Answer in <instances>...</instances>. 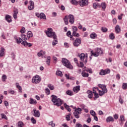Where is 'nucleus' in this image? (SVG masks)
I'll use <instances>...</instances> for the list:
<instances>
[{"mask_svg":"<svg viewBox=\"0 0 127 127\" xmlns=\"http://www.w3.org/2000/svg\"><path fill=\"white\" fill-rule=\"evenodd\" d=\"M52 102H53L55 106H57V107H60L61 105L63 104V100H61L60 98H58L56 95H52Z\"/></svg>","mask_w":127,"mask_h":127,"instance_id":"nucleus-1","label":"nucleus"},{"mask_svg":"<svg viewBox=\"0 0 127 127\" xmlns=\"http://www.w3.org/2000/svg\"><path fill=\"white\" fill-rule=\"evenodd\" d=\"M35 15H36V16L38 17V18H40L41 13L36 12Z\"/></svg>","mask_w":127,"mask_h":127,"instance_id":"nucleus-58","label":"nucleus"},{"mask_svg":"<svg viewBox=\"0 0 127 127\" xmlns=\"http://www.w3.org/2000/svg\"><path fill=\"white\" fill-rule=\"evenodd\" d=\"M5 49L3 48H1V49L0 50V57H3L4 56V51Z\"/></svg>","mask_w":127,"mask_h":127,"instance_id":"nucleus-20","label":"nucleus"},{"mask_svg":"<svg viewBox=\"0 0 127 127\" xmlns=\"http://www.w3.org/2000/svg\"><path fill=\"white\" fill-rule=\"evenodd\" d=\"M106 122L107 123H110V122H112V117L109 116L106 119Z\"/></svg>","mask_w":127,"mask_h":127,"instance_id":"nucleus-49","label":"nucleus"},{"mask_svg":"<svg viewBox=\"0 0 127 127\" xmlns=\"http://www.w3.org/2000/svg\"><path fill=\"white\" fill-rule=\"evenodd\" d=\"M8 93L9 94H10L11 95H14V93H15V91L12 89H10L8 91Z\"/></svg>","mask_w":127,"mask_h":127,"instance_id":"nucleus-45","label":"nucleus"},{"mask_svg":"<svg viewBox=\"0 0 127 127\" xmlns=\"http://www.w3.org/2000/svg\"><path fill=\"white\" fill-rule=\"evenodd\" d=\"M72 32H77L78 31V28L75 26H73L72 27Z\"/></svg>","mask_w":127,"mask_h":127,"instance_id":"nucleus-38","label":"nucleus"},{"mask_svg":"<svg viewBox=\"0 0 127 127\" xmlns=\"http://www.w3.org/2000/svg\"><path fill=\"white\" fill-rule=\"evenodd\" d=\"M115 31L116 33H120V32H121V27H120L119 25H117L115 27Z\"/></svg>","mask_w":127,"mask_h":127,"instance_id":"nucleus-28","label":"nucleus"},{"mask_svg":"<svg viewBox=\"0 0 127 127\" xmlns=\"http://www.w3.org/2000/svg\"><path fill=\"white\" fill-rule=\"evenodd\" d=\"M76 127H83V126L81 124L79 123H77L76 125Z\"/></svg>","mask_w":127,"mask_h":127,"instance_id":"nucleus-64","label":"nucleus"},{"mask_svg":"<svg viewBox=\"0 0 127 127\" xmlns=\"http://www.w3.org/2000/svg\"><path fill=\"white\" fill-rule=\"evenodd\" d=\"M68 18H69V22H70L71 24H73L74 22L75 21V18L74 17V16L72 14H69L68 15Z\"/></svg>","mask_w":127,"mask_h":127,"instance_id":"nucleus-14","label":"nucleus"},{"mask_svg":"<svg viewBox=\"0 0 127 127\" xmlns=\"http://www.w3.org/2000/svg\"><path fill=\"white\" fill-rule=\"evenodd\" d=\"M49 126H51L52 127H55V123H53V121H51L48 123Z\"/></svg>","mask_w":127,"mask_h":127,"instance_id":"nucleus-43","label":"nucleus"},{"mask_svg":"<svg viewBox=\"0 0 127 127\" xmlns=\"http://www.w3.org/2000/svg\"><path fill=\"white\" fill-rule=\"evenodd\" d=\"M29 10H32V9H34V2L32 0L30 1V5L28 7Z\"/></svg>","mask_w":127,"mask_h":127,"instance_id":"nucleus-17","label":"nucleus"},{"mask_svg":"<svg viewBox=\"0 0 127 127\" xmlns=\"http://www.w3.org/2000/svg\"><path fill=\"white\" fill-rule=\"evenodd\" d=\"M71 31H68L66 33V35L68 37H70V40H74V38H73V35H71Z\"/></svg>","mask_w":127,"mask_h":127,"instance_id":"nucleus-24","label":"nucleus"},{"mask_svg":"<svg viewBox=\"0 0 127 127\" xmlns=\"http://www.w3.org/2000/svg\"><path fill=\"white\" fill-rule=\"evenodd\" d=\"M127 83H124L123 84L122 88L123 89H124V90H126V89H127Z\"/></svg>","mask_w":127,"mask_h":127,"instance_id":"nucleus-52","label":"nucleus"},{"mask_svg":"<svg viewBox=\"0 0 127 127\" xmlns=\"http://www.w3.org/2000/svg\"><path fill=\"white\" fill-rule=\"evenodd\" d=\"M82 43V40L80 38H76L73 43L74 47H78Z\"/></svg>","mask_w":127,"mask_h":127,"instance_id":"nucleus-10","label":"nucleus"},{"mask_svg":"<svg viewBox=\"0 0 127 127\" xmlns=\"http://www.w3.org/2000/svg\"><path fill=\"white\" fill-rule=\"evenodd\" d=\"M62 62L63 65H64V66H65V67H66L67 68H68L69 69H72V68H73V66L71 65V64H70V62H69V61H68V60L65 58H63L62 60Z\"/></svg>","mask_w":127,"mask_h":127,"instance_id":"nucleus-6","label":"nucleus"},{"mask_svg":"<svg viewBox=\"0 0 127 127\" xmlns=\"http://www.w3.org/2000/svg\"><path fill=\"white\" fill-rule=\"evenodd\" d=\"M21 37L23 40H24L25 41H26V40H27V37H26V35L22 34L21 35Z\"/></svg>","mask_w":127,"mask_h":127,"instance_id":"nucleus-47","label":"nucleus"},{"mask_svg":"<svg viewBox=\"0 0 127 127\" xmlns=\"http://www.w3.org/2000/svg\"><path fill=\"white\" fill-rule=\"evenodd\" d=\"M64 45L65 47H66V48H68L69 44H68V43H64Z\"/></svg>","mask_w":127,"mask_h":127,"instance_id":"nucleus-61","label":"nucleus"},{"mask_svg":"<svg viewBox=\"0 0 127 127\" xmlns=\"http://www.w3.org/2000/svg\"><path fill=\"white\" fill-rule=\"evenodd\" d=\"M93 5V8H94V9H97L98 7L101 8V4H100L99 3H94Z\"/></svg>","mask_w":127,"mask_h":127,"instance_id":"nucleus-23","label":"nucleus"},{"mask_svg":"<svg viewBox=\"0 0 127 127\" xmlns=\"http://www.w3.org/2000/svg\"><path fill=\"white\" fill-rule=\"evenodd\" d=\"M100 7L102 8V10L105 11L106 10V8H107V4L105 2H102L100 4Z\"/></svg>","mask_w":127,"mask_h":127,"instance_id":"nucleus-18","label":"nucleus"},{"mask_svg":"<svg viewBox=\"0 0 127 127\" xmlns=\"http://www.w3.org/2000/svg\"><path fill=\"white\" fill-rule=\"evenodd\" d=\"M11 17L9 15H5V20L7 21V22H11L12 21V20L10 19Z\"/></svg>","mask_w":127,"mask_h":127,"instance_id":"nucleus-32","label":"nucleus"},{"mask_svg":"<svg viewBox=\"0 0 127 127\" xmlns=\"http://www.w3.org/2000/svg\"><path fill=\"white\" fill-rule=\"evenodd\" d=\"M25 28L24 27H22L20 30L21 33H25Z\"/></svg>","mask_w":127,"mask_h":127,"instance_id":"nucleus-51","label":"nucleus"},{"mask_svg":"<svg viewBox=\"0 0 127 127\" xmlns=\"http://www.w3.org/2000/svg\"><path fill=\"white\" fill-rule=\"evenodd\" d=\"M113 22L114 24H117V19L116 18L113 19Z\"/></svg>","mask_w":127,"mask_h":127,"instance_id":"nucleus-63","label":"nucleus"},{"mask_svg":"<svg viewBox=\"0 0 127 127\" xmlns=\"http://www.w3.org/2000/svg\"><path fill=\"white\" fill-rule=\"evenodd\" d=\"M5 80H6V75L3 74L2 76V81L5 82Z\"/></svg>","mask_w":127,"mask_h":127,"instance_id":"nucleus-53","label":"nucleus"},{"mask_svg":"<svg viewBox=\"0 0 127 127\" xmlns=\"http://www.w3.org/2000/svg\"><path fill=\"white\" fill-rule=\"evenodd\" d=\"M81 89V86H80V85H77L76 86H74L73 89H72V91L73 92H74V93H75L76 94H77V93H78L80 90Z\"/></svg>","mask_w":127,"mask_h":127,"instance_id":"nucleus-16","label":"nucleus"},{"mask_svg":"<svg viewBox=\"0 0 127 127\" xmlns=\"http://www.w3.org/2000/svg\"><path fill=\"white\" fill-rule=\"evenodd\" d=\"M33 116L35 118H39L40 117V112L38 110H36V109H34L33 110Z\"/></svg>","mask_w":127,"mask_h":127,"instance_id":"nucleus-12","label":"nucleus"},{"mask_svg":"<svg viewBox=\"0 0 127 127\" xmlns=\"http://www.w3.org/2000/svg\"><path fill=\"white\" fill-rule=\"evenodd\" d=\"M45 32L48 37H50L51 38H52V37L53 38H56L57 37L55 32H54L53 29L51 28H48V30L45 31Z\"/></svg>","mask_w":127,"mask_h":127,"instance_id":"nucleus-2","label":"nucleus"},{"mask_svg":"<svg viewBox=\"0 0 127 127\" xmlns=\"http://www.w3.org/2000/svg\"><path fill=\"white\" fill-rule=\"evenodd\" d=\"M93 93L94 94V96L96 99L99 98V94L97 93V91H99V88L98 87H93Z\"/></svg>","mask_w":127,"mask_h":127,"instance_id":"nucleus-15","label":"nucleus"},{"mask_svg":"<svg viewBox=\"0 0 127 127\" xmlns=\"http://www.w3.org/2000/svg\"><path fill=\"white\" fill-rule=\"evenodd\" d=\"M90 114L91 115V116L94 117V116H96V112H95V111H94V110H91Z\"/></svg>","mask_w":127,"mask_h":127,"instance_id":"nucleus-54","label":"nucleus"},{"mask_svg":"<svg viewBox=\"0 0 127 127\" xmlns=\"http://www.w3.org/2000/svg\"><path fill=\"white\" fill-rule=\"evenodd\" d=\"M81 75H82V77H83L84 78H88V77H89V73H86V72H85V71H83L82 72Z\"/></svg>","mask_w":127,"mask_h":127,"instance_id":"nucleus-29","label":"nucleus"},{"mask_svg":"<svg viewBox=\"0 0 127 127\" xmlns=\"http://www.w3.org/2000/svg\"><path fill=\"white\" fill-rule=\"evenodd\" d=\"M114 119H115V120H118V119H119V115L118 114H115L114 116Z\"/></svg>","mask_w":127,"mask_h":127,"instance_id":"nucleus-59","label":"nucleus"},{"mask_svg":"<svg viewBox=\"0 0 127 127\" xmlns=\"http://www.w3.org/2000/svg\"><path fill=\"white\" fill-rule=\"evenodd\" d=\"M71 118V114L69 113L68 115H66L65 119L66 121H70V119Z\"/></svg>","mask_w":127,"mask_h":127,"instance_id":"nucleus-41","label":"nucleus"},{"mask_svg":"<svg viewBox=\"0 0 127 127\" xmlns=\"http://www.w3.org/2000/svg\"><path fill=\"white\" fill-rule=\"evenodd\" d=\"M17 13H18V10L17 9H15L14 10V14L13 15L14 19H16V18H17Z\"/></svg>","mask_w":127,"mask_h":127,"instance_id":"nucleus-21","label":"nucleus"},{"mask_svg":"<svg viewBox=\"0 0 127 127\" xmlns=\"http://www.w3.org/2000/svg\"><path fill=\"white\" fill-rule=\"evenodd\" d=\"M65 76L68 80L70 79V75L69 74H65Z\"/></svg>","mask_w":127,"mask_h":127,"instance_id":"nucleus-60","label":"nucleus"},{"mask_svg":"<svg viewBox=\"0 0 127 127\" xmlns=\"http://www.w3.org/2000/svg\"><path fill=\"white\" fill-rule=\"evenodd\" d=\"M85 71H86L87 72H88V73H90V74H92V73H93V71L91 68H87L85 70Z\"/></svg>","mask_w":127,"mask_h":127,"instance_id":"nucleus-56","label":"nucleus"},{"mask_svg":"<svg viewBox=\"0 0 127 127\" xmlns=\"http://www.w3.org/2000/svg\"><path fill=\"white\" fill-rule=\"evenodd\" d=\"M82 113V109L80 108H77L75 110V112L73 113V115L76 119H79L80 118V116L79 115H80Z\"/></svg>","mask_w":127,"mask_h":127,"instance_id":"nucleus-9","label":"nucleus"},{"mask_svg":"<svg viewBox=\"0 0 127 127\" xmlns=\"http://www.w3.org/2000/svg\"><path fill=\"white\" fill-rule=\"evenodd\" d=\"M79 5L82 7L86 6L89 4V1L88 0H79Z\"/></svg>","mask_w":127,"mask_h":127,"instance_id":"nucleus-11","label":"nucleus"},{"mask_svg":"<svg viewBox=\"0 0 127 127\" xmlns=\"http://www.w3.org/2000/svg\"><path fill=\"white\" fill-rule=\"evenodd\" d=\"M40 19H46V15L44 13H41V16L40 17Z\"/></svg>","mask_w":127,"mask_h":127,"instance_id":"nucleus-34","label":"nucleus"},{"mask_svg":"<svg viewBox=\"0 0 127 127\" xmlns=\"http://www.w3.org/2000/svg\"><path fill=\"white\" fill-rule=\"evenodd\" d=\"M72 36H74L75 37H80V34L77 33V32H72Z\"/></svg>","mask_w":127,"mask_h":127,"instance_id":"nucleus-37","label":"nucleus"},{"mask_svg":"<svg viewBox=\"0 0 127 127\" xmlns=\"http://www.w3.org/2000/svg\"><path fill=\"white\" fill-rule=\"evenodd\" d=\"M65 24H66V25H67L68 22V16H65L64 18Z\"/></svg>","mask_w":127,"mask_h":127,"instance_id":"nucleus-40","label":"nucleus"},{"mask_svg":"<svg viewBox=\"0 0 127 127\" xmlns=\"http://www.w3.org/2000/svg\"><path fill=\"white\" fill-rule=\"evenodd\" d=\"M119 103H120L121 105L124 104V100L122 98V96H119Z\"/></svg>","mask_w":127,"mask_h":127,"instance_id":"nucleus-48","label":"nucleus"},{"mask_svg":"<svg viewBox=\"0 0 127 127\" xmlns=\"http://www.w3.org/2000/svg\"><path fill=\"white\" fill-rule=\"evenodd\" d=\"M103 54V50H102L101 49L98 48L95 52H94V51H91V56H94V57H98L99 55Z\"/></svg>","mask_w":127,"mask_h":127,"instance_id":"nucleus-5","label":"nucleus"},{"mask_svg":"<svg viewBox=\"0 0 127 127\" xmlns=\"http://www.w3.org/2000/svg\"><path fill=\"white\" fill-rule=\"evenodd\" d=\"M31 122L33 124V125H35L36 124V120L34 119V117H32L31 119Z\"/></svg>","mask_w":127,"mask_h":127,"instance_id":"nucleus-46","label":"nucleus"},{"mask_svg":"<svg viewBox=\"0 0 127 127\" xmlns=\"http://www.w3.org/2000/svg\"><path fill=\"white\" fill-rule=\"evenodd\" d=\"M16 41L18 44L21 43V44H22V45H24V46H25L26 47L27 46H28V47H31V46H32V44H31V43H27V42L26 41H23L22 39H21V38L16 39Z\"/></svg>","mask_w":127,"mask_h":127,"instance_id":"nucleus-3","label":"nucleus"},{"mask_svg":"<svg viewBox=\"0 0 127 127\" xmlns=\"http://www.w3.org/2000/svg\"><path fill=\"white\" fill-rule=\"evenodd\" d=\"M66 94L68 96H73V95H74V92L73 91H72L71 90H67L66 91Z\"/></svg>","mask_w":127,"mask_h":127,"instance_id":"nucleus-30","label":"nucleus"},{"mask_svg":"<svg viewBox=\"0 0 127 127\" xmlns=\"http://www.w3.org/2000/svg\"><path fill=\"white\" fill-rule=\"evenodd\" d=\"M88 96V98L89 99H92V98H93V92H92V91L91 90H88L87 92Z\"/></svg>","mask_w":127,"mask_h":127,"instance_id":"nucleus-25","label":"nucleus"},{"mask_svg":"<svg viewBox=\"0 0 127 127\" xmlns=\"http://www.w3.org/2000/svg\"><path fill=\"white\" fill-rule=\"evenodd\" d=\"M37 56L38 57H41V56H42V50H41L38 53Z\"/></svg>","mask_w":127,"mask_h":127,"instance_id":"nucleus-57","label":"nucleus"},{"mask_svg":"<svg viewBox=\"0 0 127 127\" xmlns=\"http://www.w3.org/2000/svg\"><path fill=\"white\" fill-rule=\"evenodd\" d=\"M54 39V41L52 42V44L54 46H55V45H56V44H58V41H57V37L55 38H53Z\"/></svg>","mask_w":127,"mask_h":127,"instance_id":"nucleus-33","label":"nucleus"},{"mask_svg":"<svg viewBox=\"0 0 127 127\" xmlns=\"http://www.w3.org/2000/svg\"><path fill=\"white\" fill-rule=\"evenodd\" d=\"M4 106H5V107H8V102H7V101H4Z\"/></svg>","mask_w":127,"mask_h":127,"instance_id":"nucleus-62","label":"nucleus"},{"mask_svg":"<svg viewBox=\"0 0 127 127\" xmlns=\"http://www.w3.org/2000/svg\"><path fill=\"white\" fill-rule=\"evenodd\" d=\"M48 88L51 90L53 91V90H54V86L53 85L49 84L48 85Z\"/></svg>","mask_w":127,"mask_h":127,"instance_id":"nucleus-44","label":"nucleus"},{"mask_svg":"<svg viewBox=\"0 0 127 127\" xmlns=\"http://www.w3.org/2000/svg\"><path fill=\"white\" fill-rule=\"evenodd\" d=\"M110 72L111 70H110L109 69H106L105 70L102 69L99 74L100 75H106V74H109V73H110Z\"/></svg>","mask_w":127,"mask_h":127,"instance_id":"nucleus-13","label":"nucleus"},{"mask_svg":"<svg viewBox=\"0 0 127 127\" xmlns=\"http://www.w3.org/2000/svg\"><path fill=\"white\" fill-rule=\"evenodd\" d=\"M79 58L81 61L84 63H87V61H88V54L82 53L79 55Z\"/></svg>","mask_w":127,"mask_h":127,"instance_id":"nucleus-8","label":"nucleus"},{"mask_svg":"<svg viewBox=\"0 0 127 127\" xmlns=\"http://www.w3.org/2000/svg\"><path fill=\"white\" fill-rule=\"evenodd\" d=\"M41 81V77L38 75L34 76L32 78V83L33 84H38Z\"/></svg>","mask_w":127,"mask_h":127,"instance_id":"nucleus-7","label":"nucleus"},{"mask_svg":"<svg viewBox=\"0 0 127 127\" xmlns=\"http://www.w3.org/2000/svg\"><path fill=\"white\" fill-rule=\"evenodd\" d=\"M120 120L121 123H124L125 122V116L124 115H121L120 117Z\"/></svg>","mask_w":127,"mask_h":127,"instance_id":"nucleus-42","label":"nucleus"},{"mask_svg":"<svg viewBox=\"0 0 127 127\" xmlns=\"http://www.w3.org/2000/svg\"><path fill=\"white\" fill-rule=\"evenodd\" d=\"M101 30L102 32H107V31H108V29H107L106 27H102Z\"/></svg>","mask_w":127,"mask_h":127,"instance_id":"nucleus-50","label":"nucleus"},{"mask_svg":"<svg viewBox=\"0 0 127 127\" xmlns=\"http://www.w3.org/2000/svg\"><path fill=\"white\" fill-rule=\"evenodd\" d=\"M27 36L28 38H30V37H32V36H33V34L31 31H29L27 33Z\"/></svg>","mask_w":127,"mask_h":127,"instance_id":"nucleus-35","label":"nucleus"},{"mask_svg":"<svg viewBox=\"0 0 127 127\" xmlns=\"http://www.w3.org/2000/svg\"><path fill=\"white\" fill-rule=\"evenodd\" d=\"M56 75H57L58 76H60V77H62V76H63V74L60 70L57 71Z\"/></svg>","mask_w":127,"mask_h":127,"instance_id":"nucleus-39","label":"nucleus"},{"mask_svg":"<svg viewBox=\"0 0 127 127\" xmlns=\"http://www.w3.org/2000/svg\"><path fill=\"white\" fill-rule=\"evenodd\" d=\"M29 104H30V105H36V104H37V102L36 100L30 98L29 100Z\"/></svg>","mask_w":127,"mask_h":127,"instance_id":"nucleus-19","label":"nucleus"},{"mask_svg":"<svg viewBox=\"0 0 127 127\" xmlns=\"http://www.w3.org/2000/svg\"><path fill=\"white\" fill-rule=\"evenodd\" d=\"M0 117H1V118L2 119V120H5L6 121H7L8 120V118H7L6 115H5L3 113L0 114Z\"/></svg>","mask_w":127,"mask_h":127,"instance_id":"nucleus-27","label":"nucleus"},{"mask_svg":"<svg viewBox=\"0 0 127 127\" xmlns=\"http://www.w3.org/2000/svg\"><path fill=\"white\" fill-rule=\"evenodd\" d=\"M70 2L74 5H78L79 4V1H78L76 0H70Z\"/></svg>","mask_w":127,"mask_h":127,"instance_id":"nucleus-22","label":"nucleus"},{"mask_svg":"<svg viewBox=\"0 0 127 127\" xmlns=\"http://www.w3.org/2000/svg\"><path fill=\"white\" fill-rule=\"evenodd\" d=\"M45 92H46V93L47 94V95H50V90H49V89H48V88H47L45 89Z\"/></svg>","mask_w":127,"mask_h":127,"instance_id":"nucleus-55","label":"nucleus"},{"mask_svg":"<svg viewBox=\"0 0 127 127\" xmlns=\"http://www.w3.org/2000/svg\"><path fill=\"white\" fill-rule=\"evenodd\" d=\"M17 127H24V124L22 121H19L17 124Z\"/></svg>","mask_w":127,"mask_h":127,"instance_id":"nucleus-31","label":"nucleus"},{"mask_svg":"<svg viewBox=\"0 0 127 127\" xmlns=\"http://www.w3.org/2000/svg\"><path fill=\"white\" fill-rule=\"evenodd\" d=\"M98 86L99 88H101L102 90H97L99 92V96H103L104 93H107L108 91L107 90V87H106V85H102V84H98Z\"/></svg>","mask_w":127,"mask_h":127,"instance_id":"nucleus-4","label":"nucleus"},{"mask_svg":"<svg viewBox=\"0 0 127 127\" xmlns=\"http://www.w3.org/2000/svg\"><path fill=\"white\" fill-rule=\"evenodd\" d=\"M97 37V34L95 33H92L90 34V38L92 39H95Z\"/></svg>","mask_w":127,"mask_h":127,"instance_id":"nucleus-36","label":"nucleus"},{"mask_svg":"<svg viewBox=\"0 0 127 127\" xmlns=\"http://www.w3.org/2000/svg\"><path fill=\"white\" fill-rule=\"evenodd\" d=\"M16 87L18 90H19V92L20 93H22V88H21V86L19 85V83H16Z\"/></svg>","mask_w":127,"mask_h":127,"instance_id":"nucleus-26","label":"nucleus"}]
</instances>
